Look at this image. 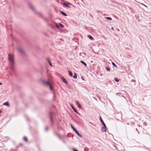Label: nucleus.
<instances>
[{
    "instance_id": "1",
    "label": "nucleus",
    "mask_w": 151,
    "mask_h": 151,
    "mask_svg": "<svg viewBox=\"0 0 151 151\" xmlns=\"http://www.w3.org/2000/svg\"><path fill=\"white\" fill-rule=\"evenodd\" d=\"M8 60L9 63V66L12 72L15 73L14 56L11 54H8Z\"/></svg>"
},
{
    "instance_id": "2",
    "label": "nucleus",
    "mask_w": 151,
    "mask_h": 151,
    "mask_svg": "<svg viewBox=\"0 0 151 151\" xmlns=\"http://www.w3.org/2000/svg\"><path fill=\"white\" fill-rule=\"evenodd\" d=\"M43 82L45 83V84H46L47 86H48L50 90H52V86L51 85V84L50 83L49 81H43Z\"/></svg>"
},
{
    "instance_id": "3",
    "label": "nucleus",
    "mask_w": 151,
    "mask_h": 151,
    "mask_svg": "<svg viewBox=\"0 0 151 151\" xmlns=\"http://www.w3.org/2000/svg\"><path fill=\"white\" fill-rule=\"evenodd\" d=\"M70 126L71 128L73 129V131L75 132L76 134L80 137H82L81 135L79 133L77 130L73 127L71 124H70Z\"/></svg>"
},
{
    "instance_id": "4",
    "label": "nucleus",
    "mask_w": 151,
    "mask_h": 151,
    "mask_svg": "<svg viewBox=\"0 0 151 151\" xmlns=\"http://www.w3.org/2000/svg\"><path fill=\"white\" fill-rule=\"evenodd\" d=\"M54 114V113L51 112L49 113V118L50 120V121L52 123V124H53V119H52V116Z\"/></svg>"
},
{
    "instance_id": "5",
    "label": "nucleus",
    "mask_w": 151,
    "mask_h": 151,
    "mask_svg": "<svg viewBox=\"0 0 151 151\" xmlns=\"http://www.w3.org/2000/svg\"><path fill=\"white\" fill-rule=\"evenodd\" d=\"M30 9L34 12L36 13V10L33 6L30 3H28Z\"/></svg>"
},
{
    "instance_id": "6",
    "label": "nucleus",
    "mask_w": 151,
    "mask_h": 151,
    "mask_svg": "<svg viewBox=\"0 0 151 151\" xmlns=\"http://www.w3.org/2000/svg\"><path fill=\"white\" fill-rule=\"evenodd\" d=\"M17 49L18 51L21 54H24V52L22 48L21 47H17Z\"/></svg>"
},
{
    "instance_id": "7",
    "label": "nucleus",
    "mask_w": 151,
    "mask_h": 151,
    "mask_svg": "<svg viewBox=\"0 0 151 151\" xmlns=\"http://www.w3.org/2000/svg\"><path fill=\"white\" fill-rule=\"evenodd\" d=\"M103 125V127H101V130L102 132H106L107 130V128L106 126V124Z\"/></svg>"
},
{
    "instance_id": "8",
    "label": "nucleus",
    "mask_w": 151,
    "mask_h": 151,
    "mask_svg": "<svg viewBox=\"0 0 151 151\" xmlns=\"http://www.w3.org/2000/svg\"><path fill=\"white\" fill-rule=\"evenodd\" d=\"M70 106H71L73 110V111L76 113L77 114H78L79 113L76 110V109L71 104H70Z\"/></svg>"
},
{
    "instance_id": "9",
    "label": "nucleus",
    "mask_w": 151,
    "mask_h": 151,
    "mask_svg": "<svg viewBox=\"0 0 151 151\" xmlns=\"http://www.w3.org/2000/svg\"><path fill=\"white\" fill-rule=\"evenodd\" d=\"M76 104L78 106V107L80 109H81V108H82V106H81V105L80 104L79 102L78 101H76Z\"/></svg>"
},
{
    "instance_id": "10",
    "label": "nucleus",
    "mask_w": 151,
    "mask_h": 151,
    "mask_svg": "<svg viewBox=\"0 0 151 151\" xmlns=\"http://www.w3.org/2000/svg\"><path fill=\"white\" fill-rule=\"evenodd\" d=\"M62 80L66 84H68V82L64 78V77H63L62 78Z\"/></svg>"
},
{
    "instance_id": "11",
    "label": "nucleus",
    "mask_w": 151,
    "mask_h": 151,
    "mask_svg": "<svg viewBox=\"0 0 151 151\" xmlns=\"http://www.w3.org/2000/svg\"><path fill=\"white\" fill-rule=\"evenodd\" d=\"M47 60L48 61V62L49 63L50 65L52 67V64L51 62V61H50V59L49 58H47Z\"/></svg>"
},
{
    "instance_id": "12",
    "label": "nucleus",
    "mask_w": 151,
    "mask_h": 151,
    "mask_svg": "<svg viewBox=\"0 0 151 151\" xmlns=\"http://www.w3.org/2000/svg\"><path fill=\"white\" fill-rule=\"evenodd\" d=\"M60 13L63 16H67V15L64 12L62 11H60Z\"/></svg>"
},
{
    "instance_id": "13",
    "label": "nucleus",
    "mask_w": 151,
    "mask_h": 151,
    "mask_svg": "<svg viewBox=\"0 0 151 151\" xmlns=\"http://www.w3.org/2000/svg\"><path fill=\"white\" fill-rule=\"evenodd\" d=\"M100 121L101 122V123H102V124H103V125H104L105 124V123L104 122L103 120L102 119V118H101V116H100Z\"/></svg>"
},
{
    "instance_id": "14",
    "label": "nucleus",
    "mask_w": 151,
    "mask_h": 151,
    "mask_svg": "<svg viewBox=\"0 0 151 151\" xmlns=\"http://www.w3.org/2000/svg\"><path fill=\"white\" fill-rule=\"evenodd\" d=\"M88 38L91 40H94V38H93L92 36L91 35H89L88 36Z\"/></svg>"
},
{
    "instance_id": "15",
    "label": "nucleus",
    "mask_w": 151,
    "mask_h": 151,
    "mask_svg": "<svg viewBox=\"0 0 151 151\" xmlns=\"http://www.w3.org/2000/svg\"><path fill=\"white\" fill-rule=\"evenodd\" d=\"M68 4H69V3H63V5L66 6L67 7H68V8H69L70 6H68Z\"/></svg>"
},
{
    "instance_id": "16",
    "label": "nucleus",
    "mask_w": 151,
    "mask_h": 151,
    "mask_svg": "<svg viewBox=\"0 0 151 151\" xmlns=\"http://www.w3.org/2000/svg\"><path fill=\"white\" fill-rule=\"evenodd\" d=\"M3 105H6L8 106H9V102L8 101H7L4 103Z\"/></svg>"
},
{
    "instance_id": "17",
    "label": "nucleus",
    "mask_w": 151,
    "mask_h": 151,
    "mask_svg": "<svg viewBox=\"0 0 151 151\" xmlns=\"http://www.w3.org/2000/svg\"><path fill=\"white\" fill-rule=\"evenodd\" d=\"M80 62L82 64H83L85 66H87V65L86 63L85 62H84L83 61V60H81Z\"/></svg>"
},
{
    "instance_id": "18",
    "label": "nucleus",
    "mask_w": 151,
    "mask_h": 151,
    "mask_svg": "<svg viewBox=\"0 0 151 151\" xmlns=\"http://www.w3.org/2000/svg\"><path fill=\"white\" fill-rule=\"evenodd\" d=\"M68 73H69V75H70V76H71V77L73 76V73H72V72H71V71H69Z\"/></svg>"
},
{
    "instance_id": "19",
    "label": "nucleus",
    "mask_w": 151,
    "mask_h": 151,
    "mask_svg": "<svg viewBox=\"0 0 151 151\" xmlns=\"http://www.w3.org/2000/svg\"><path fill=\"white\" fill-rule=\"evenodd\" d=\"M73 77L74 79H76L77 78V74L76 73H74V75L73 76Z\"/></svg>"
},
{
    "instance_id": "20",
    "label": "nucleus",
    "mask_w": 151,
    "mask_h": 151,
    "mask_svg": "<svg viewBox=\"0 0 151 151\" xmlns=\"http://www.w3.org/2000/svg\"><path fill=\"white\" fill-rule=\"evenodd\" d=\"M23 139L26 142H27L28 141L27 138L25 136L24 137Z\"/></svg>"
},
{
    "instance_id": "21",
    "label": "nucleus",
    "mask_w": 151,
    "mask_h": 151,
    "mask_svg": "<svg viewBox=\"0 0 151 151\" xmlns=\"http://www.w3.org/2000/svg\"><path fill=\"white\" fill-rule=\"evenodd\" d=\"M105 18L106 19H107L109 20H111L112 19V18H111L110 17H105Z\"/></svg>"
},
{
    "instance_id": "22",
    "label": "nucleus",
    "mask_w": 151,
    "mask_h": 151,
    "mask_svg": "<svg viewBox=\"0 0 151 151\" xmlns=\"http://www.w3.org/2000/svg\"><path fill=\"white\" fill-rule=\"evenodd\" d=\"M105 68L108 71H110V69L108 67H106Z\"/></svg>"
},
{
    "instance_id": "23",
    "label": "nucleus",
    "mask_w": 151,
    "mask_h": 151,
    "mask_svg": "<svg viewBox=\"0 0 151 151\" xmlns=\"http://www.w3.org/2000/svg\"><path fill=\"white\" fill-rule=\"evenodd\" d=\"M111 63H112V65L114 66V67H117L116 65L115 64V63L114 62H112Z\"/></svg>"
},
{
    "instance_id": "24",
    "label": "nucleus",
    "mask_w": 151,
    "mask_h": 151,
    "mask_svg": "<svg viewBox=\"0 0 151 151\" xmlns=\"http://www.w3.org/2000/svg\"><path fill=\"white\" fill-rule=\"evenodd\" d=\"M114 80L116 82H118L119 81V80L116 77L114 78Z\"/></svg>"
},
{
    "instance_id": "25",
    "label": "nucleus",
    "mask_w": 151,
    "mask_h": 151,
    "mask_svg": "<svg viewBox=\"0 0 151 151\" xmlns=\"http://www.w3.org/2000/svg\"><path fill=\"white\" fill-rule=\"evenodd\" d=\"M59 25L60 26L62 27V28H64V25H63V24H62L60 23L59 24Z\"/></svg>"
},
{
    "instance_id": "26",
    "label": "nucleus",
    "mask_w": 151,
    "mask_h": 151,
    "mask_svg": "<svg viewBox=\"0 0 151 151\" xmlns=\"http://www.w3.org/2000/svg\"><path fill=\"white\" fill-rule=\"evenodd\" d=\"M141 4L143 6H144L146 8H147L148 7L146 5H145L144 4H143V3H141Z\"/></svg>"
},
{
    "instance_id": "27",
    "label": "nucleus",
    "mask_w": 151,
    "mask_h": 151,
    "mask_svg": "<svg viewBox=\"0 0 151 151\" xmlns=\"http://www.w3.org/2000/svg\"><path fill=\"white\" fill-rule=\"evenodd\" d=\"M55 26L58 28H59V27H60L59 26H58V25L56 23L55 24Z\"/></svg>"
},
{
    "instance_id": "28",
    "label": "nucleus",
    "mask_w": 151,
    "mask_h": 151,
    "mask_svg": "<svg viewBox=\"0 0 151 151\" xmlns=\"http://www.w3.org/2000/svg\"><path fill=\"white\" fill-rule=\"evenodd\" d=\"M55 134L58 136L59 135V134L58 133H57L56 132H55Z\"/></svg>"
},
{
    "instance_id": "29",
    "label": "nucleus",
    "mask_w": 151,
    "mask_h": 151,
    "mask_svg": "<svg viewBox=\"0 0 151 151\" xmlns=\"http://www.w3.org/2000/svg\"><path fill=\"white\" fill-rule=\"evenodd\" d=\"M73 151H78L77 150L74 148H73Z\"/></svg>"
},
{
    "instance_id": "30",
    "label": "nucleus",
    "mask_w": 151,
    "mask_h": 151,
    "mask_svg": "<svg viewBox=\"0 0 151 151\" xmlns=\"http://www.w3.org/2000/svg\"><path fill=\"white\" fill-rule=\"evenodd\" d=\"M131 82H135V80H132L131 81Z\"/></svg>"
},
{
    "instance_id": "31",
    "label": "nucleus",
    "mask_w": 151,
    "mask_h": 151,
    "mask_svg": "<svg viewBox=\"0 0 151 151\" xmlns=\"http://www.w3.org/2000/svg\"><path fill=\"white\" fill-rule=\"evenodd\" d=\"M59 137V138L60 139H61V137H60V135H59L58 136Z\"/></svg>"
},
{
    "instance_id": "32",
    "label": "nucleus",
    "mask_w": 151,
    "mask_h": 151,
    "mask_svg": "<svg viewBox=\"0 0 151 151\" xmlns=\"http://www.w3.org/2000/svg\"><path fill=\"white\" fill-rule=\"evenodd\" d=\"M48 129V127H46V128H45V130L46 131H47Z\"/></svg>"
},
{
    "instance_id": "33",
    "label": "nucleus",
    "mask_w": 151,
    "mask_h": 151,
    "mask_svg": "<svg viewBox=\"0 0 151 151\" xmlns=\"http://www.w3.org/2000/svg\"><path fill=\"white\" fill-rule=\"evenodd\" d=\"M136 130L139 133V131H138V129H137V128L136 129Z\"/></svg>"
},
{
    "instance_id": "34",
    "label": "nucleus",
    "mask_w": 151,
    "mask_h": 151,
    "mask_svg": "<svg viewBox=\"0 0 151 151\" xmlns=\"http://www.w3.org/2000/svg\"><path fill=\"white\" fill-rule=\"evenodd\" d=\"M111 29H112V30H114V28L113 27H111Z\"/></svg>"
},
{
    "instance_id": "35",
    "label": "nucleus",
    "mask_w": 151,
    "mask_h": 151,
    "mask_svg": "<svg viewBox=\"0 0 151 151\" xmlns=\"http://www.w3.org/2000/svg\"><path fill=\"white\" fill-rule=\"evenodd\" d=\"M27 118V120L29 121V119H28V117H27V118Z\"/></svg>"
},
{
    "instance_id": "36",
    "label": "nucleus",
    "mask_w": 151,
    "mask_h": 151,
    "mask_svg": "<svg viewBox=\"0 0 151 151\" xmlns=\"http://www.w3.org/2000/svg\"><path fill=\"white\" fill-rule=\"evenodd\" d=\"M2 84V83H0V85H1Z\"/></svg>"
},
{
    "instance_id": "37",
    "label": "nucleus",
    "mask_w": 151,
    "mask_h": 151,
    "mask_svg": "<svg viewBox=\"0 0 151 151\" xmlns=\"http://www.w3.org/2000/svg\"><path fill=\"white\" fill-rule=\"evenodd\" d=\"M116 29L118 31H119V30L118 28H117Z\"/></svg>"
},
{
    "instance_id": "38",
    "label": "nucleus",
    "mask_w": 151,
    "mask_h": 151,
    "mask_svg": "<svg viewBox=\"0 0 151 151\" xmlns=\"http://www.w3.org/2000/svg\"><path fill=\"white\" fill-rule=\"evenodd\" d=\"M22 145V144H20V145H19L20 146H21Z\"/></svg>"
},
{
    "instance_id": "39",
    "label": "nucleus",
    "mask_w": 151,
    "mask_h": 151,
    "mask_svg": "<svg viewBox=\"0 0 151 151\" xmlns=\"http://www.w3.org/2000/svg\"><path fill=\"white\" fill-rule=\"evenodd\" d=\"M1 110H0V113H1Z\"/></svg>"
},
{
    "instance_id": "40",
    "label": "nucleus",
    "mask_w": 151,
    "mask_h": 151,
    "mask_svg": "<svg viewBox=\"0 0 151 151\" xmlns=\"http://www.w3.org/2000/svg\"><path fill=\"white\" fill-rule=\"evenodd\" d=\"M85 29H87V27H86V28H85Z\"/></svg>"
},
{
    "instance_id": "41",
    "label": "nucleus",
    "mask_w": 151,
    "mask_h": 151,
    "mask_svg": "<svg viewBox=\"0 0 151 151\" xmlns=\"http://www.w3.org/2000/svg\"><path fill=\"white\" fill-rule=\"evenodd\" d=\"M18 147H19V146H17V148H18Z\"/></svg>"
},
{
    "instance_id": "42",
    "label": "nucleus",
    "mask_w": 151,
    "mask_h": 151,
    "mask_svg": "<svg viewBox=\"0 0 151 151\" xmlns=\"http://www.w3.org/2000/svg\"><path fill=\"white\" fill-rule=\"evenodd\" d=\"M12 76H13V75L12 74H11Z\"/></svg>"
},
{
    "instance_id": "43",
    "label": "nucleus",
    "mask_w": 151,
    "mask_h": 151,
    "mask_svg": "<svg viewBox=\"0 0 151 151\" xmlns=\"http://www.w3.org/2000/svg\"><path fill=\"white\" fill-rule=\"evenodd\" d=\"M135 83H134V85H135Z\"/></svg>"
},
{
    "instance_id": "44",
    "label": "nucleus",
    "mask_w": 151,
    "mask_h": 151,
    "mask_svg": "<svg viewBox=\"0 0 151 151\" xmlns=\"http://www.w3.org/2000/svg\"><path fill=\"white\" fill-rule=\"evenodd\" d=\"M151 1V0H150Z\"/></svg>"
}]
</instances>
